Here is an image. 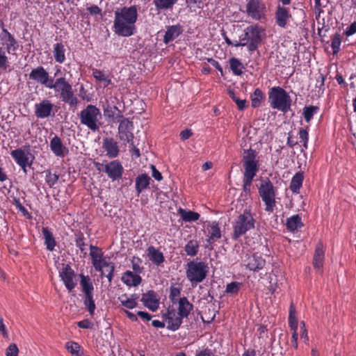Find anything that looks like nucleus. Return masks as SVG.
<instances>
[{"label": "nucleus", "mask_w": 356, "mask_h": 356, "mask_svg": "<svg viewBox=\"0 0 356 356\" xmlns=\"http://www.w3.org/2000/svg\"><path fill=\"white\" fill-rule=\"evenodd\" d=\"M309 129V126H306L305 128H300L298 131L300 143H302V146L305 149L308 148Z\"/></svg>", "instance_id": "52"}, {"label": "nucleus", "mask_w": 356, "mask_h": 356, "mask_svg": "<svg viewBox=\"0 0 356 356\" xmlns=\"http://www.w3.org/2000/svg\"><path fill=\"white\" fill-rule=\"evenodd\" d=\"M266 7L262 0H249L246 4V14L254 20L265 18Z\"/></svg>", "instance_id": "9"}, {"label": "nucleus", "mask_w": 356, "mask_h": 356, "mask_svg": "<svg viewBox=\"0 0 356 356\" xmlns=\"http://www.w3.org/2000/svg\"><path fill=\"white\" fill-rule=\"evenodd\" d=\"M58 95L61 101L67 104L70 107H76L79 104V99L74 95L72 86L70 83Z\"/></svg>", "instance_id": "19"}, {"label": "nucleus", "mask_w": 356, "mask_h": 356, "mask_svg": "<svg viewBox=\"0 0 356 356\" xmlns=\"http://www.w3.org/2000/svg\"><path fill=\"white\" fill-rule=\"evenodd\" d=\"M241 284V283L238 282H232L231 283L227 284L225 289V293L232 295L238 294Z\"/></svg>", "instance_id": "54"}, {"label": "nucleus", "mask_w": 356, "mask_h": 356, "mask_svg": "<svg viewBox=\"0 0 356 356\" xmlns=\"http://www.w3.org/2000/svg\"><path fill=\"white\" fill-rule=\"evenodd\" d=\"M87 10L90 13V14L92 15H102L101 8L96 5H92L90 7H88Z\"/></svg>", "instance_id": "62"}, {"label": "nucleus", "mask_w": 356, "mask_h": 356, "mask_svg": "<svg viewBox=\"0 0 356 356\" xmlns=\"http://www.w3.org/2000/svg\"><path fill=\"white\" fill-rule=\"evenodd\" d=\"M182 32L183 28L179 24L168 26L163 37V42L165 44H169L178 38Z\"/></svg>", "instance_id": "25"}, {"label": "nucleus", "mask_w": 356, "mask_h": 356, "mask_svg": "<svg viewBox=\"0 0 356 356\" xmlns=\"http://www.w3.org/2000/svg\"><path fill=\"white\" fill-rule=\"evenodd\" d=\"M268 102L273 108L284 113L289 111L291 99L288 92L280 86H274L268 91Z\"/></svg>", "instance_id": "7"}, {"label": "nucleus", "mask_w": 356, "mask_h": 356, "mask_svg": "<svg viewBox=\"0 0 356 356\" xmlns=\"http://www.w3.org/2000/svg\"><path fill=\"white\" fill-rule=\"evenodd\" d=\"M141 302L145 307H147L152 312L156 311L159 306L158 295L153 290H149L143 293L141 298Z\"/></svg>", "instance_id": "17"}, {"label": "nucleus", "mask_w": 356, "mask_h": 356, "mask_svg": "<svg viewBox=\"0 0 356 356\" xmlns=\"http://www.w3.org/2000/svg\"><path fill=\"white\" fill-rule=\"evenodd\" d=\"M245 268L251 271L258 272L266 265V260L258 252L247 254L243 260Z\"/></svg>", "instance_id": "11"}, {"label": "nucleus", "mask_w": 356, "mask_h": 356, "mask_svg": "<svg viewBox=\"0 0 356 356\" xmlns=\"http://www.w3.org/2000/svg\"><path fill=\"white\" fill-rule=\"evenodd\" d=\"M104 172L108 177L113 181L118 180L122 178L124 168L118 160L111 161L104 165Z\"/></svg>", "instance_id": "14"}, {"label": "nucleus", "mask_w": 356, "mask_h": 356, "mask_svg": "<svg viewBox=\"0 0 356 356\" xmlns=\"http://www.w3.org/2000/svg\"><path fill=\"white\" fill-rule=\"evenodd\" d=\"M18 352L19 350L17 345L15 343H11L7 348L6 355V356H17Z\"/></svg>", "instance_id": "60"}, {"label": "nucleus", "mask_w": 356, "mask_h": 356, "mask_svg": "<svg viewBox=\"0 0 356 356\" xmlns=\"http://www.w3.org/2000/svg\"><path fill=\"white\" fill-rule=\"evenodd\" d=\"M289 326L291 330H298V318L296 317V307L291 303L289 311Z\"/></svg>", "instance_id": "47"}, {"label": "nucleus", "mask_w": 356, "mask_h": 356, "mask_svg": "<svg viewBox=\"0 0 356 356\" xmlns=\"http://www.w3.org/2000/svg\"><path fill=\"white\" fill-rule=\"evenodd\" d=\"M303 227L302 218L298 214L293 215L286 219V227L291 232L294 233Z\"/></svg>", "instance_id": "30"}, {"label": "nucleus", "mask_w": 356, "mask_h": 356, "mask_svg": "<svg viewBox=\"0 0 356 356\" xmlns=\"http://www.w3.org/2000/svg\"><path fill=\"white\" fill-rule=\"evenodd\" d=\"M138 17L136 6H124L114 13L113 31L118 36L128 38L137 32L136 23Z\"/></svg>", "instance_id": "1"}, {"label": "nucleus", "mask_w": 356, "mask_h": 356, "mask_svg": "<svg viewBox=\"0 0 356 356\" xmlns=\"http://www.w3.org/2000/svg\"><path fill=\"white\" fill-rule=\"evenodd\" d=\"M341 43V36L336 34L332 38L331 47L334 54H337L340 51V46Z\"/></svg>", "instance_id": "56"}, {"label": "nucleus", "mask_w": 356, "mask_h": 356, "mask_svg": "<svg viewBox=\"0 0 356 356\" xmlns=\"http://www.w3.org/2000/svg\"><path fill=\"white\" fill-rule=\"evenodd\" d=\"M83 304L91 316L94 315L96 309L93 294L84 296Z\"/></svg>", "instance_id": "51"}, {"label": "nucleus", "mask_w": 356, "mask_h": 356, "mask_svg": "<svg viewBox=\"0 0 356 356\" xmlns=\"http://www.w3.org/2000/svg\"><path fill=\"white\" fill-rule=\"evenodd\" d=\"M181 291V286H176L175 284L170 286L169 298L173 304L179 301L178 297L180 296Z\"/></svg>", "instance_id": "53"}, {"label": "nucleus", "mask_w": 356, "mask_h": 356, "mask_svg": "<svg viewBox=\"0 0 356 356\" xmlns=\"http://www.w3.org/2000/svg\"><path fill=\"white\" fill-rule=\"evenodd\" d=\"M193 135V132L191 129H186L180 132V138L181 140H186L191 137Z\"/></svg>", "instance_id": "63"}, {"label": "nucleus", "mask_w": 356, "mask_h": 356, "mask_svg": "<svg viewBox=\"0 0 356 356\" xmlns=\"http://www.w3.org/2000/svg\"><path fill=\"white\" fill-rule=\"evenodd\" d=\"M304 180L303 172H296L292 177L289 188L294 194H298Z\"/></svg>", "instance_id": "35"}, {"label": "nucleus", "mask_w": 356, "mask_h": 356, "mask_svg": "<svg viewBox=\"0 0 356 356\" xmlns=\"http://www.w3.org/2000/svg\"><path fill=\"white\" fill-rule=\"evenodd\" d=\"M102 147L106 152V156L110 159L116 158L119 155L120 148L118 144L113 138H104Z\"/></svg>", "instance_id": "21"}, {"label": "nucleus", "mask_w": 356, "mask_h": 356, "mask_svg": "<svg viewBox=\"0 0 356 356\" xmlns=\"http://www.w3.org/2000/svg\"><path fill=\"white\" fill-rule=\"evenodd\" d=\"M118 300L121 305L127 309H132L138 305L136 298H130L127 293L122 294L118 297Z\"/></svg>", "instance_id": "50"}, {"label": "nucleus", "mask_w": 356, "mask_h": 356, "mask_svg": "<svg viewBox=\"0 0 356 356\" xmlns=\"http://www.w3.org/2000/svg\"><path fill=\"white\" fill-rule=\"evenodd\" d=\"M133 122L128 118H123L120 121L118 127V136L120 140L129 143L134 139V134L131 132Z\"/></svg>", "instance_id": "16"}, {"label": "nucleus", "mask_w": 356, "mask_h": 356, "mask_svg": "<svg viewBox=\"0 0 356 356\" xmlns=\"http://www.w3.org/2000/svg\"><path fill=\"white\" fill-rule=\"evenodd\" d=\"M58 175L56 173H51L50 170L46 172L45 181L50 188H52L58 182Z\"/></svg>", "instance_id": "55"}, {"label": "nucleus", "mask_w": 356, "mask_h": 356, "mask_svg": "<svg viewBox=\"0 0 356 356\" xmlns=\"http://www.w3.org/2000/svg\"><path fill=\"white\" fill-rule=\"evenodd\" d=\"M242 161L244 170L243 191L245 194H250L253 179L259 169L258 152L252 148L244 149Z\"/></svg>", "instance_id": "2"}, {"label": "nucleus", "mask_w": 356, "mask_h": 356, "mask_svg": "<svg viewBox=\"0 0 356 356\" xmlns=\"http://www.w3.org/2000/svg\"><path fill=\"white\" fill-rule=\"evenodd\" d=\"M229 63L230 69L234 75L241 76L243 74L244 65L240 61L239 59L233 57V58H229Z\"/></svg>", "instance_id": "46"}, {"label": "nucleus", "mask_w": 356, "mask_h": 356, "mask_svg": "<svg viewBox=\"0 0 356 356\" xmlns=\"http://www.w3.org/2000/svg\"><path fill=\"white\" fill-rule=\"evenodd\" d=\"M77 326L82 329H92L94 326V324L89 319H83L77 323Z\"/></svg>", "instance_id": "61"}, {"label": "nucleus", "mask_w": 356, "mask_h": 356, "mask_svg": "<svg viewBox=\"0 0 356 356\" xmlns=\"http://www.w3.org/2000/svg\"><path fill=\"white\" fill-rule=\"evenodd\" d=\"M200 244L196 239H191L187 242L184 246V250L186 255L195 257L199 252Z\"/></svg>", "instance_id": "43"}, {"label": "nucleus", "mask_w": 356, "mask_h": 356, "mask_svg": "<svg viewBox=\"0 0 356 356\" xmlns=\"http://www.w3.org/2000/svg\"><path fill=\"white\" fill-rule=\"evenodd\" d=\"M195 356H216L215 353L208 347L203 348L201 350H197L195 352Z\"/></svg>", "instance_id": "58"}, {"label": "nucleus", "mask_w": 356, "mask_h": 356, "mask_svg": "<svg viewBox=\"0 0 356 356\" xmlns=\"http://www.w3.org/2000/svg\"><path fill=\"white\" fill-rule=\"evenodd\" d=\"M77 115L81 124L86 127L92 132L99 131L102 124L101 111L95 105L88 104Z\"/></svg>", "instance_id": "4"}, {"label": "nucleus", "mask_w": 356, "mask_h": 356, "mask_svg": "<svg viewBox=\"0 0 356 356\" xmlns=\"http://www.w3.org/2000/svg\"><path fill=\"white\" fill-rule=\"evenodd\" d=\"M54 105L47 99H42L34 105V114L38 118L44 119L54 115Z\"/></svg>", "instance_id": "15"}, {"label": "nucleus", "mask_w": 356, "mask_h": 356, "mask_svg": "<svg viewBox=\"0 0 356 356\" xmlns=\"http://www.w3.org/2000/svg\"><path fill=\"white\" fill-rule=\"evenodd\" d=\"M182 318L174 309L168 312L167 328L172 331L177 330L182 323Z\"/></svg>", "instance_id": "24"}, {"label": "nucleus", "mask_w": 356, "mask_h": 356, "mask_svg": "<svg viewBox=\"0 0 356 356\" xmlns=\"http://www.w3.org/2000/svg\"><path fill=\"white\" fill-rule=\"evenodd\" d=\"M177 302L179 307L177 313L182 318H188L191 312L193 310V305L188 301L186 297L180 298Z\"/></svg>", "instance_id": "31"}, {"label": "nucleus", "mask_w": 356, "mask_h": 356, "mask_svg": "<svg viewBox=\"0 0 356 356\" xmlns=\"http://www.w3.org/2000/svg\"><path fill=\"white\" fill-rule=\"evenodd\" d=\"M292 17L288 8L278 5L275 12L276 24L281 28H286L289 19Z\"/></svg>", "instance_id": "18"}, {"label": "nucleus", "mask_w": 356, "mask_h": 356, "mask_svg": "<svg viewBox=\"0 0 356 356\" xmlns=\"http://www.w3.org/2000/svg\"><path fill=\"white\" fill-rule=\"evenodd\" d=\"M50 149L57 156L63 157L65 156V147L63 146L61 139L57 136L51 138L50 141Z\"/></svg>", "instance_id": "33"}, {"label": "nucleus", "mask_w": 356, "mask_h": 356, "mask_svg": "<svg viewBox=\"0 0 356 356\" xmlns=\"http://www.w3.org/2000/svg\"><path fill=\"white\" fill-rule=\"evenodd\" d=\"M345 33L347 36L356 33V22L352 23L346 30Z\"/></svg>", "instance_id": "64"}, {"label": "nucleus", "mask_w": 356, "mask_h": 356, "mask_svg": "<svg viewBox=\"0 0 356 356\" xmlns=\"http://www.w3.org/2000/svg\"><path fill=\"white\" fill-rule=\"evenodd\" d=\"M207 229L209 232V238L207 239L208 243H212L221 238L222 234L220 228L217 222H213L211 225L207 228Z\"/></svg>", "instance_id": "36"}, {"label": "nucleus", "mask_w": 356, "mask_h": 356, "mask_svg": "<svg viewBox=\"0 0 356 356\" xmlns=\"http://www.w3.org/2000/svg\"><path fill=\"white\" fill-rule=\"evenodd\" d=\"M178 0H154L153 3L158 12L172 10Z\"/></svg>", "instance_id": "42"}, {"label": "nucleus", "mask_w": 356, "mask_h": 356, "mask_svg": "<svg viewBox=\"0 0 356 356\" xmlns=\"http://www.w3.org/2000/svg\"><path fill=\"white\" fill-rule=\"evenodd\" d=\"M255 219L250 209H245L239 214L233 222L232 239L238 240L247 232L253 229L255 227Z\"/></svg>", "instance_id": "8"}, {"label": "nucleus", "mask_w": 356, "mask_h": 356, "mask_svg": "<svg viewBox=\"0 0 356 356\" xmlns=\"http://www.w3.org/2000/svg\"><path fill=\"white\" fill-rule=\"evenodd\" d=\"M29 76V79L44 86L47 88H49V85L51 84L54 79L42 66H38L33 69Z\"/></svg>", "instance_id": "12"}, {"label": "nucleus", "mask_w": 356, "mask_h": 356, "mask_svg": "<svg viewBox=\"0 0 356 356\" xmlns=\"http://www.w3.org/2000/svg\"><path fill=\"white\" fill-rule=\"evenodd\" d=\"M90 250L92 264L97 271H100L99 262L104 258V252L100 248L93 245H90Z\"/></svg>", "instance_id": "29"}, {"label": "nucleus", "mask_w": 356, "mask_h": 356, "mask_svg": "<svg viewBox=\"0 0 356 356\" xmlns=\"http://www.w3.org/2000/svg\"><path fill=\"white\" fill-rule=\"evenodd\" d=\"M131 262L134 272L138 274L143 271V267L140 266V264L142 262L140 258L134 257Z\"/></svg>", "instance_id": "57"}, {"label": "nucleus", "mask_w": 356, "mask_h": 356, "mask_svg": "<svg viewBox=\"0 0 356 356\" xmlns=\"http://www.w3.org/2000/svg\"><path fill=\"white\" fill-rule=\"evenodd\" d=\"M150 181V177L145 173L140 174L136 178L135 188L138 195L148 188Z\"/></svg>", "instance_id": "32"}, {"label": "nucleus", "mask_w": 356, "mask_h": 356, "mask_svg": "<svg viewBox=\"0 0 356 356\" xmlns=\"http://www.w3.org/2000/svg\"><path fill=\"white\" fill-rule=\"evenodd\" d=\"M258 193L264 203V210L268 213H273L276 207L277 190L269 178L266 177L261 179Z\"/></svg>", "instance_id": "5"}, {"label": "nucleus", "mask_w": 356, "mask_h": 356, "mask_svg": "<svg viewBox=\"0 0 356 356\" xmlns=\"http://www.w3.org/2000/svg\"><path fill=\"white\" fill-rule=\"evenodd\" d=\"M209 270L207 263L197 259L190 261L186 266V278L193 286L203 282L207 277Z\"/></svg>", "instance_id": "6"}, {"label": "nucleus", "mask_w": 356, "mask_h": 356, "mask_svg": "<svg viewBox=\"0 0 356 356\" xmlns=\"http://www.w3.org/2000/svg\"><path fill=\"white\" fill-rule=\"evenodd\" d=\"M59 277L69 291H72L76 286V274L70 264H63L59 270Z\"/></svg>", "instance_id": "10"}, {"label": "nucleus", "mask_w": 356, "mask_h": 356, "mask_svg": "<svg viewBox=\"0 0 356 356\" xmlns=\"http://www.w3.org/2000/svg\"><path fill=\"white\" fill-rule=\"evenodd\" d=\"M10 155L15 160V163L22 168L23 172L27 173V167H31L33 164V157L30 159L29 154L26 153L24 150L21 148L13 150Z\"/></svg>", "instance_id": "13"}, {"label": "nucleus", "mask_w": 356, "mask_h": 356, "mask_svg": "<svg viewBox=\"0 0 356 356\" xmlns=\"http://www.w3.org/2000/svg\"><path fill=\"white\" fill-rule=\"evenodd\" d=\"M65 347L72 356L83 355V349L77 342L72 341H67L65 343Z\"/></svg>", "instance_id": "45"}, {"label": "nucleus", "mask_w": 356, "mask_h": 356, "mask_svg": "<svg viewBox=\"0 0 356 356\" xmlns=\"http://www.w3.org/2000/svg\"><path fill=\"white\" fill-rule=\"evenodd\" d=\"M3 35L1 36L2 40L6 41V49L8 54L15 52L17 50L19 45L14 36L3 27L2 28Z\"/></svg>", "instance_id": "23"}, {"label": "nucleus", "mask_w": 356, "mask_h": 356, "mask_svg": "<svg viewBox=\"0 0 356 356\" xmlns=\"http://www.w3.org/2000/svg\"><path fill=\"white\" fill-rule=\"evenodd\" d=\"M42 232L43 235V238L44 240L46 248L49 251H54L56 245V241L55 240L53 233L49 229L48 227H43L42 228Z\"/></svg>", "instance_id": "34"}, {"label": "nucleus", "mask_w": 356, "mask_h": 356, "mask_svg": "<svg viewBox=\"0 0 356 356\" xmlns=\"http://www.w3.org/2000/svg\"><path fill=\"white\" fill-rule=\"evenodd\" d=\"M325 250L321 242L317 243L313 258V266L315 269L321 270L323 266Z\"/></svg>", "instance_id": "26"}, {"label": "nucleus", "mask_w": 356, "mask_h": 356, "mask_svg": "<svg viewBox=\"0 0 356 356\" xmlns=\"http://www.w3.org/2000/svg\"><path fill=\"white\" fill-rule=\"evenodd\" d=\"M8 63V57L5 51L0 47V68L6 70Z\"/></svg>", "instance_id": "59"}, {"label": "nucleus", "mask_w": 356, "mask_h": 356, "mask_svg": "<svg viewBox=\"0 0 356 356\" xmlns=\"http://www.w3.org/2000/svg\"><path fill=\"white\" fill-rule=\"evenodd\" d=\"M319 111V107L316 106H306L302 109L303 118L307 123L313 119L314 115L316 114Z\"/></svg>", "instance_id": "48"}, {"label": "nucleus", "mask_w": 356, "mask_h": 356, "mask_svg": "<svg viewBox=\"0 0 356 356\" xmlns=\"http://www.w3.org/2000/svg\"><path fill=\"white\" fill-rule=\"evenodd\" d=\"M80 285L84 296L93 294L94 286L91 279L88 275L80 274Z\"/></svg>", "instance_id": "37"}, {"label": "nucleus", "mask_w": 356, "mask_h": 356, "mask_svg": "<svg viewBox=\"0 0 356 356\" xmlns=\"http://www.w3.org/2000/svg\"><path fill=\"white\" fill-rule=\"evenodd\" d=\"M58 95L61 101L67 104L70 107H76L79 104V99L74 95L72 86L70 83Z\"/></svg>", "instance_id": "20"}, {"label": "nucleus", "mask_w": 356, "mask_h": 356, "mask_svg": "<svg viewBox=\"0 0 356 356\" xmlns=\"http://www.w3.org/2000/svg\"><path fill=\"white\" fill-rule=\"evenodd\" d=\"M65 48L62 42L54 44L53 54L56 62L61 64L65 60Z\"/></svg>", "instance_id": "39"}, {"label": "nucleus", "mask_w": 356, "mask_h": 356, "mask_svg": "<svg viewBox=\"0 0 356 356\" xmlns=\"http://www.w3.org/2000/svg\"><path fill=\"white\" fill-rule=\"evenodd\" d=\"M92 71L93 77L96 79L97 81L99 83H104V87H107L112 83L109 76L104 73V72L96 68H93Z\"/></svg>", "instance_id": "41"}, {"label": "nucleus", "mask_w": 356, "mask_h": 356, "mask_svg": "<svg viewBox=\"0 0 356 356\" xmlns=\"http://www.w3.org/2000/svg\"><path fill=\"white\" fill-rule=\"evenodd\" d=\"M69 84V81H67L65 77H59L55 80L53 79L51 84L49 85V89H53L56 92L59 94L65 88H67Z\"/></svg>", "instance_id": "40"}, {"label": "nucleus", "mask_w": 356, "mask_h": 356, "mask_svg": "<svg viewBox=\"0 0 356 356\" xmlns=\"http://www.w3.org/2000/svg\"><path fill=\"white\" fill-rule=\"evenodd\" d=\"M147 256L149 260L156 266L162 265L165 261L163 253L152 245L147 248Z\"/></svg>", "instance_id": "22"}, {"label": "nucleus", "mask_w": 356, "mask_h": 356, "mask_svg": "<svg viewBox=\"0 0 356 356\" xmlns=\"http://www.w3.org/2000/svg\"><path fill=\"white\" fill-rule=\"evenodd\" d=\"M178 213L184 222H195L197 221L200 217V215L197 212L186 211L181 208L178 210Z\"/></svg>", "instance_id": "44"}, {"label": "nucleus", "mask_w": 356, "mask_h": 356, "mask_svg": "<svg viewBox=\"0 0 356 356\" xmlns=\"http://www.w3.org/2000/svg\"><path fill=\"white\" fill-rule=\"evenodd\" d=\"M266 99L264 92L259 88H256L250 95L251 105L253 108H259Z\"/></svg>", "instance_id": "38"}, {"label": "nucleus", "mask_w": 356, "mask_h": 356, "mask_svg": "<svg viewBox=\"0 0 356 356\" xmlns=\"http://www.w3.org/2000/svg\"><path fill=\"white\" fill-rule=\"evenodd\" d=\"M104 114L107 119H111L113 122H118L124 118L122 111L116 106L107 105L104 107Z\"/></svg>", "instance_id": "28"}, {"label": "nucleus", "mask_w": 356, "mask_h": 356, "mask_svg": "<svg viewBox=\"0 0 356 356\" xmlns=\"http://www.w3.org/2000/svg\"><path fill=\"white\" fill-rule=\"evenodd\" d=\"M266 36L265 29L258 24H252L244 29L243 33L239 36V41H235L234 46H247L250 52L257 50Z\"/></svg>", "instance_id": "3"}, {"label": "nucleus", "mask_w": 356, "mask_h": 356, "mask_svg": "<svg viewBox=\"0 0 356 356\" xmlns=\"http://www.w3.org/2000/svg\"><path fill=\"white\" fill-rule=\"evenodd\" d=\"M74 242L76 246L80 250L81 252L84 254H87L86 250V243L85 242L86 238L83 233L81 231H78L74 234Z\"/></svg>", "instance_id": "49"}, {"label": "nucleus", "mask_w": 356, "mask_h": 356, "mask_svg": "<svg viewBox=\"0 0 356 356\" xmlns=\"http://www.w3.org/2000/svg\"><path fill=\"white\" fill-rule=\"evenodd\" d=\"M121 280L128 286H137L141 283L142 277L138 273L127 270L122 274Z\"/></svg>", "instance_id": "27"}]
</instances>
